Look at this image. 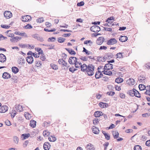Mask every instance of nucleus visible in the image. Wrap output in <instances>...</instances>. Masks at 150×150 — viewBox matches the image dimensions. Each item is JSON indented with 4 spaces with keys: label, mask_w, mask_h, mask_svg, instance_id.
Here are the masks:
<instances>
[{
    "label": "nucleus",
    "mask_w": 150,
    "mask_h": 150,
    "mask_svg": "<svg viewBox=\"0 0 150 150\" xmlns=\"http://www.w3.org/2000/svg\"><path fill=\"white\" fill-rule=\"evenodd\" d=\"M94 69L95 67L93 65L91 64H89L88 65L86 74H87L88 76H92L94 74Z\"/></svg>",
    "instance_id": "f257e3e1"
},
{
    "label": "nucleus",
    "mask_w": 150,
    "mask_h": 150,
    "mask_svg": "<svg viewBox=\"0 0 150 150\" xmlns=\"http://www.w3.org/2000/svg\"><path fill=\"white\" fill-rule=\"evenodd\" d=\"M68 62L71 65H73L75 63L77 64H79L80 66L82 65V64L81 62L77 61V58L74 57H70L69 59Z\"/></svg>",
    "instance_id": "f03ea898"
},
{
    "label": "nucleus",
    "mask_w": 150,
    "mask_h": 150,
    "mask_svg": "<svg viewBox=\"0 0 150 150\" xmlns=\"http://www.w3.org/2000/svg\"><path fill=\"white\" fill-rule=\"evenodd\" d=\"M58 62L60 64H61L62 66V68L64 69H67L69 67V66H67V63L63 59H59Z\"/></svg>",
    "instance_id": "7ed1b4c3"
},
{
    "label": "nucleus",
    "mask_w": 150,
    "mask_h": 150,
    "mask_svg": "<svg viewBox=\"0 0 150 150\" xmlns=\"http://www.w3.org/2000/svg\"><path fill=\"white\" fill-rule=\"evenodd\" d=\"M90 30L94 33H98L100 31V28L98 26L94 25L90 28Z\"/></svg>",
    "instance_id": "20e7f679"
},
{
    "label": "nucleus",
    "mask_w": 150,
    "mask_h": 150,
    "mask_svg": "<svg viewBox=\"0 0 150 150\" xmlns=\"http://www.w3.org/2000/svg\"><path fill=\"white\" fill-rule=\"evenodd\" d=\"M31 19V17L29 15L22 16L21 20L22 21L25 22L30 21Z\"/></svg>",
    "instance_id": "39448f33"
},
{
    "label": "nucleus",
    "mask_w": 150,
    "mask_h": 150,
    "mask_svg": "<svg viewBox=\"0 0 150 150\" xmlns=\"http://www.w3.org/2000/svg\"><path fill=\"white\" fill-rule=\"evenodd\" d=\"M117 41L115 38H112L108 40L107 42L108 45H113L117 43Z\"/></svg>",
    "instance_id": "423d86ee"
},
{
    "label": "nucleus",
    "mask_w": 150,
    "mask_h": 150,
    "mask_svg": "<svg viewBox=\"0 0 150 150\" xmlns=\"http://www.w3.org/2000/svg\"><path fill=\"white\" fill-rule=\"evenodd\" d=\"M97 69L98 71H96V72L95 76L96 79H99L103 76V74L101 71L99 70L100 69L99 67Z\"/></svg>",
    "instance_id": "0eeeda50"
},
{
    "label": "nucleus",
    "mask_w": 150,
    "mask_h": 150,
    "mask_svg": "<svg viewBox=\"0 0 150 150\" xmlns=\"http://www.w3.org/2000/svg\"><path fill=\"white\" fill-rule=\"evenodd\" d=\"M104 40L105 39L103 37H99L96 40V43L98 45H100L104 41Z\"/></svg>",
    "instance_id": "6e6552de"
},
{
    "label": "nucleus",
    "mask_w": 150,
    "mask_h": 150,
    "mask_svg": "<svg viewBox=\"0 0 150 150\" xmlns=\"http://www.w3.org/2000/svg\"><path fill=\"white\" fill-rule=\"evenodd\" d=\"M113 68V65L111 64L108 63L106 64H105L104 68L103 69L109 70L110 69H112Z\"/></svg>",
    "instance_id": "1a4fd4ad"
},
{
    "label": "nucleus",
    "mask_w": 150,
    "mask_h": 150,
    "mask_svg": "<svg viewBox=\"0 0 150 150\" xmlns=\"http://www.w3.org/2000/svg\"><path fill=\"white\" fill-rule=\"evenodd\" d=\"M4 15L5 17L7 18H9L12 16L11 13L10 11H6L4 12Z\"/></svg>",
    "instance_id": "9d476101"
},
{
    "label": "nucleus",
    "mask_w": 150,
    "mask_h": 150,
    "mask_svg": "<svg viewBox=\"0 0 150 150\" xmlns=\"http://www.w3.org/2000/svg\"><path fill=\"white\" fill-rule=\"evenodd\" d=\"M108 59V56H107L106 55H105L104 57L99 56L97 57V61L99 62H103V61H105L106 59Z\"/></svg>",
    "instance_id": "9b49d317"
},
{
    "label": "nucleus",
    "mask_w": 150,
    "mask_h": 150,
    "mask_svg": "<svg viewBox=\"0 0 150 150\" xmlns=\"http://www.w3.org/2000/svg\"><path fill=\"white\" fill-rule=\"evenodd\" d=\"M1 107L0 108V112L1 113H4L6 112L8 110V107L6 105H3L1 106Z\"/></svg>",
    "instance_id": "f8f14e48"
},
{
    "label": "nucleus",
    "mask_w": 150,
    "mask_h": 150,
    "mask_svg": "<svg viewBox=\"0 0 150 150\" xmlns=\"http://www.w3.org/2000/svg\"><path fill=\"white\" fill-rule=\"evenodd\" d=\"M87 67L88 66L85 64H84L83 65H81V66H80V68L81 69V71L85 72V73H86V72L87 70Z\"/></svg>",
    "instance_id": "ddd939ff"
},
{
    "label": "nucleus",
    "mask_w": 150,
    "mask_h": 150,
    "mask_svg": "<svg viewBox=\"0 0 150 150\" xmlns=\"http://www.w3.org/2000/svg\"><path fill=\"white\" fill-rule=\"evenodd\" d=\"M99 106L101 108H105L109 107V105L108 103L101 102L99 103Z\"/></svg>",
    "instance_id": "4468645a"
},
{
    "label": "nucleus",
    "mask_w": 150,
    "mask_h": 150,
    "mask_svg": "<svg viewBox=\"0 0 150 150\" xmlns=\"http://www.w3.org/2000/svg\"><path fill=\"white\" fill-rule=\"evenodd\" d=\"M6 56L3 54H0V62L4 63L6 62Z\"/></svg>",
    "instance_id": "2eb2a0df"
},
{
    "label": "nucleus",
    "mask_w": 150,
    "mask_h": 150,
    "mask_svg": "<svg viewBox=\"0 0 150 150\" xmlns=\"http://www.w3.org/2000/svg\"><path fill=\"white\" fill-rule=\"evenodd\" d=\"M119 40L121 42H125L128 40V38L126 36L121 35L120 37Z\"/></svg>",
    "instance_id": "dca6fc26"
},
{
    "label": "nucleus",
    "mask_w": 150,
    "mask_h": 150,
    "mask_svg": "<svg viewBox=\"0 0 150 150\" xmlns=\"http://www.w3.org/2000/svg\"><path fill=\"white\" fill-rule=\"evenodd\" d=\"M50 145L48 142H45L43 144V148L45 150H49L50 148Z\"/></svg>",
    "instance_id": "f3484780"
},
{
    "label": "nucleus",
    "mask_w": 150,
    "mask_h": 150,
    "mask_svg": "<svg viewBox=\"0 0 150 150\" xmlns=\"http://www.w3.org/2000/svg\"><path fill=\"white\" fill-rule=\"evenodd\" d=\"M11 77V75L7 72H4L3 74L2 77L4 79H8L10 78Z\"/></svg>",
    "instance_id": "a211bd4d"
},
{
    "label": "nucleus",
    "mask_w": 150,
    "mask_h": 150,
    "mask_svg": "<svg viewBox=\"0 0 150 150\" xmlns=\"http://www.w3.org/2000/svg\"><path fill=\"white\" fill-rule=\"evenodd\" d=\"M27 62L29 64H31L33 61V59L32 56H28L26 58Z\"/></svg>",
    "instance_id": "6ab92c4d"
},
{
    "label": "nucleus",
    "mask_w": 150,
    "mask_h": 150,
    "mask_svg": "<svg viewBox=\"0 0 150 150\" xmlns=\"http://www.w3.org/2000/svg\"><path fill=\"white\" fill-rule=\"evenodd\" d=\"M136 90L135 88H133L132 90H129L128 91L127 93L129 94L130 96L133 97L134 96V92H135Z\"/></svg>",
    "instance_id": "aec40b11"
},
{
    "label": "nucleus",
    "mask_w": 150,
    "mask_h": 150,
    "mask_svg": "<svg viewBox=\"0 0 150 150\" xmlns=\"http://www.w3.org/2000/svg\"><path fill=\"white\" fill-rule=\"evenodd\" d=\"M21 38L20 37L16 36V37H13L10 39V41L12 42H17L18 39L21 40Z\"/></svg>",
    "instance_id": "412c9836"
},
{
    "label": "nucleus",
    "mask_w": 150,
    "mask_h": 150,
    "mask_svg": "<svg viewBox=\"0 0 150 150\" xmlns=\"http://www.w3.org/2000/svg\"><path fill=\"white\" fill-rule=\"evenodd\" d=\"M94 115L96 117H99L100 116L103 115V113L101 111H97L94 112Z\"/></svg>",
    "instance_id": "4be33fe9"
},
{
    "label": "nucleus",
    "mask_w": 150,
    "mask_h": 150,
    "mask_svg": "<svg viewBox=\"0 0 150 150\" xmlns=\"http://www.w3.org/2000/svg\"><path fill=\"white\" fill-rule=\"evenodd\" d=\"M129 85H133L135 83V80L132 78H130L127 81Z\"/></svg>",
    "instance_id": "5701e85b"
},
{
    "label": "nucleus",
    "mask_w": 150,
    "mask_h": 150,
    "mask_svg": "<svg viewBox=\"0 0 150 150\" xmlns=\"http://www.w3.org/2000/svg\"><path fill=\"white\" fill-rule=\"evenodd\" d=\"M86 149L88 150H94L95 149L93 145L91 144H88L86 147Z\"/></svg>",
    "instance_id": "b1692460"
},
{
    "label": "nucleus",
    "mask_w": 150,
    "mask_h": 150,
    "mask_svg": "<svg viewBox=\"0 0 150 150\" xmlns=\"http://www.w3.org/2000/svg\"><path fill=\"white\" fill-rule=\"evenodd\" d=\"M65 49L71 55H74L76 54V52L71 49H69L67 48H65Z\"/></svg>",
    "instance_id": "393cba45"
},
{
    "label": "nucleus",
    "mask_w": 150,
    "mask_h": 150,
    "mask_svg": "<svg viewBox=\"0 0 150 150\" xmlns=\"http://www.w3.org/2000/svg\"><path fill=\"white\" fill-rule=\"evenodd\" d=\"M103 70H104L102 72H103L104 74L109 76H111L112 74V72L111 71L108 70L105 71V70L104 69Z\"/></svg>",
    "instance_id": "a878e982"
},
{
    "label": "nucleus",
    "mask_w": 150,
    "mask_h": 150,
    "mask_svg": "<svg viewBox=\"0 0 150 150\" xmlns=\"http://www.w3.org/2000/svg\"><path fill=\"white\" fill-rule=\"evenodd\" d=\"M48 139L50 142H54L56 140V138L55 137L54 135H51L50 137H49Z\"/></svg>",
    "instance_id": "bb28decb"
},
{
    "label": "nucleus",
    "mask_w": 150,
    "mask_h": 150,
    "mask_svg": "<svg viewBox=\"0 0 150 150\" xmlns=\"http://www.w3.org/2000/svg\"><path fill=\"white\" fill-rule=\"evenodd\" d=\"M36 125V122L32 120L30 121V125L32 127H35Z\"/></svg>",
    "instance_id": "cd10ccee"
},
{
    "label": "nucleus",
    "mask_w": 150,
    "mask_h": 150,
    "mask_svg": "<svg viewBox=\"0 0 150 150\" xmlns=\"http://www.w3.org/2000/svg\"><path fill=\"white\" fill-rule=\"evenodd\" d=\"M112 134L113 137L115 139H117L118 137L119 133L117 132H113Z\"/></svg>",
    "instance_id": "c85d7f7f"
},
{
    "label": "nucleus",
    "mask_w": 150,
    "mask_h": 150,
    "mask_svg": "<svg viewBox=\"0 0 150 150\" xmlns=\"http://www.w3.org/2000/svg\"><path fill=\"white\" fill-rule=\"evenodd\" d=\"M12 71L14 74H16L19 71V69L16 67H13L12 68Z\"/></svg>",
    "instance_id": "c756f323"
},
{
    "label": "nucleus",
    "mask_w": 150,
    "mask_h": 150,
    "mask_svg": "<svg viewBox=\"0 0 150 150\" xmlns=\"http://www.w3.org/2000/svg\"><path fill=\"white\" fill-rule=\"evenodd\" d=\"M50 133V132L47 130H45L43 132V134L45 137H46L49 136Z\"/></svg>",
    "instance_id": "7c9ffc66"
},
{
    "label": "nucleus",
    "mask_w": 150,
    "mask_h": 150,
    "mask_svg": "<svg viewBox=\"0 0 150 150\" xmlns=\"http://www.w3.org/2000/svg\"><path fill=\"white\" fill-rule=\"evenodd\" d=\"M123 79L118 77L116 78L115 80V82L118 83H121L123 81Z\"/></svg>",
    "instance_id": "2f4dec72"
},
{
    "label": "nucleus",
    "mask_w": 150,
    "mask_h": 150,
    "mask_svg": "<svg viewBox=\"0 0 150 150\" xmlns=\"http://www.w3.org/2000/svg\"><path fill=\"white\" fill-rule=\"evenodd\" d=\"M42 45L43 46H45L48 47V46H51L52 47H49L48 49L49 50H52V49H54V45H49V44H42Z\"/></svg>",
    "instance_id": "473e14b6"
},
{
    "label": "nucleus",
    "mask_w": 150,
    "mask_h": 150,
    "mask_svg": "<svg viewBox=\"0 0 150 150\" xmlns=\"http://www.w3.org/2000/svg\"><path fill=\"white\" fill-rule=\"evenodd\" d=\"M146 87L144 84H140L139 86V89L141 91H142L145 89Z\"/></svg>",
    "instance_id": "72a5a7b5"
},
{
    "label": "nucleus",
    "mask_w": 150,
    "mask_h": 150,
    "mask_svg": "<svg viewBox=\"0 0 150 150\" xmlns=\"http://www.w3.org/2000/svg\"><path fill=\"white\" fill-rule=\"evenodd\" d=\"M30 136V134H23L21 135V137H23V139H25L27 138H28Z\"/></svg>",
    "instance_id": "f704fd0d"
},
{
    "label": "nucleus",
    "mask_w": 150,
    "mask_h": 150,
    "mask_svg": "<svg viewBox=\"0 0 150 150\" xmlns=\"http://www.w3.org/2000/svg\"><path fill=\"white\" fill-rule=\"evenodd\" d=\"M134 150H142L141 146L139 145H136L134 146Z\"/></svg>",
    "instance_id": "c9c22d12"
},
{
    "label": "nucleus",
    "mask_w": 150,
    "mask_h": 150,
    "mask_svg": "<svg viewBox=\"0 0 150 150\" xmlns=\"http://www.w3.org/2000/svg\"><path fill=\"white\" fill-rule=\"evenodd\" d=\"M116 58H121L124 57L123 55L122 54V53L119 52L116 55Z\"/></svg>",
    "instance_id": "e433bc0d"
},
{
    "label": "nucleus",
    "mask_w": 150,
    "mask_h": 150,
    "mask_svg": "<svg viewBox=\"0 0 150 150\" xmlns=\"http://www.w3.org/2000/svg\"><path fill=\"white\" fill-rule=\"evenodd\" d=\"M92 130L93 133L95 134H98L99 133V130L98 129L93 128L92 129Z\"/></svg>",
    "instance_id": "4c0bfd02"
},
{
    "label": "nucleus",
    "mask_w": 150,
    "mask_h": 150,
    "mask_svg": "<svg viewBox=\"0 0 150 150\" xmlns=\"http://www.w3.org/2000/svg\"><path fill=\"white\" fill-rule=\"evenodd\" d=\"M65 40V38L60 37L58 38L57 41L59 43H62L64 42Z\"/></svg>",
    "instance_id": "58836bf2"
},
{
    "label": "nucleus",
    "mask_w": 150,
    "mask_h": 150,
    "mask_svg": "<svg viewBox=\"0 0 150 150\" xmlns=\"http://www.w3.org/2000/svg\"><path fill=\"white\" fill-rule=\"evenodd\" d=\"M105 54L107 56H108V59H110L111 58H113L114 57V55L111 53H106Z\"/></svg>",
    "instance_id": "ea45409f"
},
{
    "label": "nucleus",
    "mask_w": 150,
    "mask_h": 150,
    "mask_svg": "<svg viewBox=\"0 0 150 150\" xmlns=\"http://www.w3.org/2000/svg\"><path fill=\"white\" fill-rule=\"evenodd\" d=\"M115 19L114 17L113 16H111L109 18H108L106 20L105 22H107L108 23H110V21L114 20Z\"/></svg>",
    "instance_id": "a19ab883"
},
{
    "label": "nucleus",
    "mask_w": 150,
    "mask_h": 150,
    "mask_svg": "<svg viewBox=\"0 0 150 150\" xmlns=\"http://www.w3.org/2000/svg\"><path fill=\"white\" fill-rule=\"evenodd\" d=\"M83 52H85L86 53V54L87 55H88L91 54V52L90 51H89L87 50L85 47H83Z\"/></svg>",
    "instance_id": "79ce46f5"
},
{
    "label": "nucleus",
    "mask_w": 150,
    "mask_h": 150,
    "mask_svg": "<svg viewBox=\"0 0 150 150\" xmlns=\"http://www.w3.org/2000/svg\"><path fill=\"white\" fill-rule=\"evenodd\" d=\"M145 77L143 76H140L139 77V80L140 82H141L142 83H143V81L145 79Z\"/></svg>",
    "instance_id": "37998d69"
},
{
    "label": "nucleus",
    "mask_w": 150,
    "mask_h": 150,
    "mask_svg": "<svg viewBox=\"0 0 150 150\" xmlns=\"http://www.w3.org/2000/svg\"><path fill=\"white\" fill-rule=\"evenodd\" d=\"M50 66L54 69L57 70L58 69V66L57 65L52 64H51Z\"/></svg>",
    "instance_id": "c03bdc74"
},
{
    "label": "nucleus",
    "mask_w": 150,
    "mask_h": 150,
    "mask_svg": "<svg viewBox=\"0 0 150 150\" xmlns=\"http://www.w3.org/2000/svg\"><path fill=\"white\" fill-rule=\"evenodd\" d=\"M142 116L144 117H148L150 116V113H146L144 114H142Z\"/></svg>",
    "instance_id": "a18cd8bd"
},
{
    "label": "nucleus",
    "mask_w": 150,
    "mask_h": 150,
    "mask_svg": "<svg viewBox=\"0 0 150 150\" xmlns=\"http://www.w3.org/2000/svg\"><path fill=\"white\" fill-rule=\"evenodd\" d=\"M79 59L83 61H86L88 60V57H87L81 56L79 57Z\"/></svg>",
    "instance_id": "49530a36"
},
{
    "label": "nucleus",
    "mask_w": 150,
    "mask_h": 150,
    "mask_svg": "<svg viewBox=\"0 0 150 150\" xmlns=\"http://www.w3.org/2000/svg\"><path fill=\"white\" fill-rule=\"evenodd\" d=\"M13 141L15 143L18 144V142L19 139L16 136H14L13 137Z\"/></svg>",
    "instance_id": "de8ad7c7"
},
{
    "label": "nucleus",
    "mask_w": 150,
    "mask_h": 150,
    "mask_svg": "<svg viewBox=\"0 0 150 150\" xmlns=\"http://www.w3.org/2000/svg\"><path fill=\"white\" fill-rule=\"evenodd\" d=\"M56 39L54 37H52L49 38L48 40L47 41L49 42H54Z\"/></svg>",
    "instance_id": "09e8293b"
},
{
    "label": "nucleus",
    "mask_w": 150,
    "mask_h": 150,
    "mask_svg": "<svg viewBox=\"0 0 150 150\" xmlns=\"http://www.w3.org/2000/svg\"><path fill=\"white\" fill-rule=\"evenodd\" d=\"M135 92H134V96H135L137 98H140L141 97V95L140 93L139 92L137 91V90L136 91H135Z\"/></svg>",
    "instance_id": "8fccbe9b"
},
{
    "label": "nucleus",
    "mask_w": 150,
    "mask_h": 150,
    "mask_svg": "<svg viewBox=\"0 0 150 150\" xmlns=\"http://www.w3.org/2000/svg\"><path fill=\"white\" fill-rule=\"evenodd\" d=\"M44 31L46 32H52L55 31L56 30V29L55 28H53L51 30H48V29L45 28L44 29Z\"/></svg>",
    "instance_id": "3c124183"
},
{
    "label": "nucleus",
    "mask_w": 150,
    "mask_h": 150,
    "mask_svg": "<svg viewBox=\"0 0 150 150\" xmlns=\"http://www.w3.org/2000/svg\"><path fill=\"white\" fill-rule=\"evenodd\" d=\"M40 54L44 55L43 50L41 48L38 47V54L39 55Z\"/></svg>",
    "instance_id": "603ef678"
},
{
    "label": "nucleus",
    "mask_w": 150,
    "mask_h": 150,
    "mask_svg": "<svg viewBox=\"0 0 150 150\" xmlns=\"http://www.w3.org/2000/svg\"><path fill=\"white\" fill-rule=\"evenodd\" d=\"M11 30H8V31L6 32H7L8 33V35H7V36L8 37H10L11 38L14 37V35L12 33H8V32L9 31H11Z\"/></svg>",
    "instance_id": "864d4df0"
},
{
    "label": "nucleus",
    "mask_w": 150,
    "mask_h": 150,
    "mask_svg": "<svg viewBox=\"0 0 150 150\" xmlns=\"http://www.w3.org/2000/svg\"><path fill=\"white\" fill-rule=\"evenodd\" d=\"M84 3L83 1H81L79 3H78L77 4V6H83Z\"/></svg>",
    "instance_id": "5fc2aeb1"
},
{
    "label": "nucleus",
    "mask_w": 150,
    "mask_h": 150,
    "mask_svg": "<svg viewBox=\"0 0 150 150\" xmlns=\"http://www.w3.org/2000/svg\"><path fill=\"white\" fill-rule=\"evenodd\" d=\"M24 28L25 29H30L32 28V27L30 24H28L24 26Z\"/></svg>",
    "instance_id": "6e6d98bb"
},
{
    "label": "nucleus",
    "mask_w": 150,
    "mask_h": 150,
    "mask_svg": "<svg viewBox=\"0 0 150 150\" xmlns=\"http://www.w3.org/2000/svg\"><path fill=\"white\" fill-rule=\"evenodd\" d=\"M104 135L105 136V139L107 140H109L110 139V136L107 133L106 134H104Z\"/></svg>",
    "instance_id": "4d7b16f0"
},
{
    "label": "nucleus",
    "mask_w": 150,
    "mask_h": 150,
    "mask_svg": "<svg viewBox=\"0 0 150 150\" xmlns=\"http://www.w3.org/2000/svg\"><path fill=\"white\" fill-rule=\"evenodd\" d=\"M104 30L105 31H107L109 32H111L112 30V29L111 28H108L105 27H103Z\"/></svg>",
    "instance_id": "13d9d810"
},
{
    "label": "nucleus",
    "mask_w": 150,
    "mask_h": 150,
    "mask_svg": "<svg viewBox=\"0 0 150 150\" xmlns=\"http://www.w3.org/2000/svg\"><path fill=\"white\" fill-rule=\"evenodd\" d=\"M99 122L98 119L96 118L94 120H93V124L95 125L98 124Z\"/></svg>",
    "instance_id": "bf43d9fd"
},
{
    "label": "nucleus",
    "mask_w": 150,
    "mask_h": 150,
    "mask_svg": "<svg viewBox=\"0 0 150 150\" xmlns=\"http://www.w3.org/2000/svg\"><path fill=\"white\" fill-rule=\"evenodd\" d=\"M147 139V137L145 135H142L140 139V140H142L143 141H144Z\"/></svg>",
    "instance_id": "052dcab7"
},
{
    "label": "nucleus",
    "mask_w": 150,
    "mask_h": 150,
    "mask_svg": "<svg viewBox=\"0 0 150 150\" xmlns=\"http://www.w3.org/2000/svg\"><path fill=\"white\" fill-rule=\"evenodd\" d=\"M120 96L122 99H124L125 97V95L123 93H120Z\"/></svg>",
    "instance_id": "680f3d73"
},
{
    "label": "nucleus",
    "mask_w": 150,
    "mask_h": 150,
    "mask_svg": "<svg viewBox=\"0 0 150 150\" xmlns=\"http://www.w3.org/2000/svg\"><path fill=\"white\" fill-rule=\"evenodd\" d=\"M67 57V55L64 53H63L62 54V57L63 58V59L65 60Z\"/></svg>",
    "instance_id": "e2e57ef3"
},
{
    "label": "nucleus",
    "mask_w": 150,
    "mask_h": 150,
    "mask_svg": "<svg viewBox=\"0 0 150 150\" xmlns=\"http://www.w3.org/2000/svg\"><path fill=\"white\" fill-rule=\"evenodd\" d=\"M44 21V20L43 17L39 18H38V23H40Z\"/></svg>",
    "instance_id": "0e129e2a"
},
{
    "label": "nucleus",
    "mask_w": 150,
    "mask_h": 150,
    "mask_svg": "<svg viewBox=\"0 0 150 150\" xmlns=\"http://www.w3.org/2000/svg\"><path fill=\"white\" fill-rule=\"evenodd\" d=\"M6 125L7 126H10L11 125V124L10 122L8 120H6L5 122Z\"/></svg>",
    "instance_id": "69168bd1"
},
{
    "label": "nucleus",
    "mask_w": 150,
    "mask_h": 150,
    "mask_svg": "<svg viewBox=\"0 0 150 150\" xmlns=\"http://www.w3.org/2000/svg\"><path fill=\"white\" fill-rule=\"evenodd\" d=\"M145 145L146 146H150V139L148 140L146 142Z\"/></svg>",
    "instance_id": "338daca9"
},
{
    "label": "nucleus",
    "mask_w": 150,
    "mask_h": 150,
    "mask_svg": "<svg viewBox=\"0 0 150 150\" xmlns=\"http://www.w3.org/2000/svg\"><path fill=\"white\" fill-rule=\"evenodd\" d=\"M45 25L47 27H50L52 26V24L51 23L48 22H46L45 23Z\"/></svg>",
    "instance_id": "774afa93"
}]
</instances>
